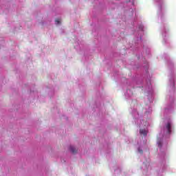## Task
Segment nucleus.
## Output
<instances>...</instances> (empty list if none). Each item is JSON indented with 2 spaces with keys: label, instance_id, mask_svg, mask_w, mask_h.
I'll list each match as a JSON object with an SVG mask.
<instances>
[{
  "label": "nucleus",
  "instance_id": "obj_1",
  "mask_svg": "<svg viewBox=\"0 0 176 176\" xmlns=\"http://www.w3.org/2000/svg\"><path fill=\"white\" fill-rule=\"evenodd\" d=\"M166 129L168 131V134H171V123L168 122L166 126Z\"/></svg>",
  "mask_w": 176,
  "mask_h": 176
},
{
  "label": "nucleus",
  "instance_id": "obj_2",
  "mask_svg": "<svg viewBox=\"0 0 176 176\" xmlns=\"http://www.w3.org/2000/svg\"><path fill=\"white\" fill-rule=\"evenodd\" d=\"M140 134H142L144 136H146L148 134V131H146V130H145V129H140Z\"/></svg>",
  "mask_w": 176,
  "mask_h": 176
},
{
  "label": "nucleus",
  "instance_id": "obj_3",
  "mask_svg": "<svg viewBox=\"0 0 176 176\" xmlns=\"http://www.w3.org/2000/svg\"><path fill=\"white\" fill-rule=\"evenodd\" d=\"M70 151L72 153H76L78 152V150L74 146H70Z\"/></svg>",
  "mask_w": 176,
  "mask_h": 176
},
{
  "label": "nucleus",
  "instance_id": "obj_4",
  "mask_svg": "<svg viewBox=\"0 0 176 176\" xmlns=\"http://www.w3.org/2000/svg\"><path fill=\"white\" fill-rule=\"evenodd\" d=\"M55 21H56V24H60L61 23V20L60 19H56Z\"/></svg>",
  "mask_w": 176,
  "mask_h": 176
},
{
  "label": "nucleus",
  "instance_id": "obj_5",
  "mask_svg": "<svg viewBox=\"0 0 176 176\" xmlns=\"http://www.w3.org/2000/svg\"><path fill=\"white\" fill-rule=\"evenodd\" d=\"M158 146L159 148H162V142H158Z\"/></svg>",
  "mask_w": 176,
  "mask_h": 176
},
{
  "label": "nucleus",
  "instance_id": "obj_6",
  "mask_svg": "<svg viewBox=\"0 0 176 176\" xmlns=\"http://www.w3.org/2000/svg\"><path fill=\"white\" fill-rule=\"evenodd\" d=\"M139 152H140V153H143L144 151L141 149H139Z\"/></svg>",
  "mask_w": 176,
  "mask_h": 176
}]
</instances>
